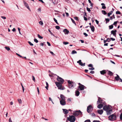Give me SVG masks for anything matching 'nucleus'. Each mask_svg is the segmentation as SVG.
<instances>
[{
	"instance_id": "1",
	"label": "nucleus",
	"mask_w": 122,
	"mask_h": 122,
	"mask_svg": "<svg viewBox=\"0 0 122 122\" xmlns=\"http://www.w3.org/2000/svg\"><path fill=\"white\" fill-rule=\"evenodd\" d=\"M67 82L68 83V87L72 89L74 87V86H76L75 83L70 81V80L67 81Z\"/></svg>"
},
{
	"instance_id": "2",
	"label": "nucleus",
	"mask_w": 122,
	"mask_h": 122,
	"mask_svg": "<svg viewBox=\"0 0 122 122\" xmlns=\"http://www.w3.org/2000/svg\"><path fill=\"white\" fill-rule=\"evenodd\" d=\"M69 117H67V120L71 122H74L76 120V118L73 115L69 116Z\"/></svg>"
},
{
	"instance_id": "3",
	"label": "nucleus",
	"mask_w": 122,
	"mask_h": 122,
	"mask_svg": "<svg viewBox=\"0 0 122 122\" xmlns=\"http://www.w3.org/2000/svg\"><path fill=\"white\" fill-rule=\"evenodd\" d=\"M109 120L111 121H114L116 119V116L114 114L109 116L108 117Z\"/></svg>"
},
{
	"instance_id": "4",
	"label": "nucleus",
	"mask_w": 122,
	"mask_h": 122,
	"mask_svg": "<svg viewBox=\"0 0 122 122\" xmlns=\"http://www.w3.org/2000/svg\"><path fill=\"white\" fill-rule=\"evenodd\" d=\"M55 83L58 89L61 90H63L64 89L63 88H61L62 86V83H59L58 82H56Z\"/></svg>"
},
{
	"instance_id": "5",
	"label": "nucleus",
	"mask_w": 122,
	"mask_h": 122,
	"mask_svg": "<svg viewBox=\"0 0 122 122\" xmlns=\"http://www.w3.org/2000/svg\"><path fill=\"white\" fill-rule=\"evenodd\" d=\"M82 112L79 110L78 111H74L73 113V115L75 116H78L79 115H81L82 114Z\"/></svg>"
},
{
	"instance_id": "6",
	"label": "nucleus",
	"mask_w": 122,
	"mask_h": 122,
	"mask_svg": "<svg viewBox=\"0 0 122 122\" xmlns=\"http://www.w3.org/2000/svg\"><path fill=\"white\" fill-rule=\"evenodd\" d=\"M57 76V79L58 81V82L61 83L63 84L64 83V79L58 76Z\"/></svg>"
},
{
	"instance_id": "7",
	"label": "nucleus",
	"mask_w": 122,
	"mask_h": 122,
	"mask_svg": "<svg viewBox=\"0 0 122 122\" xmlns=\"http://www.w3.org/2000/svg\"><path fill=\"white\" fill-rule=\"evenodd\" d=\"M93 110V108L91 105H90L87 107V111L88 113L91 112Z\"/></svg>"
},
{
	"instance_id": "8",
	"label": "nucleus",
	"mask_w": 122,
	"mask_h": 122,
	"mask_svg": "<svg viewBox=\"0 0 122 122\" xmlns=\"http://www.w3.org/2000/svg\"><path fill=\"white\" fill-rule=\"evenodd\" d=\"M78 88L80 89V90L81 91L83 90L84 88H86V87L82 84H81V85L79 86Z\"/></svg>"
},
{
	"instance_id": "9",
	"label": "nucleus",
	"mask_w": 122,
	"mask_h": 122,
	"mask_svg": "<svg viewBox=\"0 0 122 122\" xmlns=\"http://www.w3.org/2000/svg\"><path fill=\"white\" fill-rule=\"evenodd\" d=\"M24 4L25 6L30 11H31V10L29 8L28 4L25 1H23Z\"/></svg>"
},
{
	"instance_id": "10",
	"label": "nucleus",
	"mask_w": 122,
	"mask_h": 122,
	"mask_svg": "<svg viewBox=\"0 0 122 122\" xmlns=\"http://www.w3.org/2000/svg\"><path fill=\"white\" fill-rule=\"evenodd\" d=\"M110 108L109 106H105L103 107V109L104 110L106 111L110 109Z\"/></svg>"
},
{
	"instance_id": "11",
	"label": "nucleus",
	"mask_w": 122,
	"mask_h": 122,
	"mask_svg": "<svg viewBox=\"0 0 122 122\" xmlns=\"http://www.w3.org/2000/svg\"><path fill=\"white\" fill-rule=\"evenodd\" d=\"M77 63H79V65L81 66H85V63H82L81 60H79V61H77Z\"/></svg>"
},
{
	"instance_id": "12",
	"label": "nucleus",
	"mask_w": 122,
	"mask_h": 122,
	"mask_svg": "<svg viewBox=\"0 0 122 122\" xmlns=\"http://www.w3.org/2000/svg\"><path fill=\"white\" fill-rule=\"evenodd\" d=\"M65 100H63L60 101V103L62 105L64 106L66 104V103Z\"/></svg>"
},
{
	"instance_id": "13",
	"label": "nucleus",
	"mask_w": 122,
	"mask_h": 122,
	"mask_svg": "<svg viewBox=\"0 0 122 122\" xmlns=\"http://www.w3.org/2000/svg\"><path fill=\"white\" fill-rule=\"evenodd\" d=\"M106 112L107 115H109L112 113V109H110L107 111Z\"/></svg>"
},
{
	"instance_id": "14",
	"label": "nucleus",
	"mask_w": 122,
	"mask_h": 122,
	"mask_svg": "<svg viewBox=\"0 0 122 122\" xmlns=\"http://www.w3.org/2000/svg\"><path fill=\"white\" fill-rule=\"evenodd\" d=\"M63 112L65 114H67L68 113V111L66 109H62Z\"/></svg>"
},
{
	"instance_id": "15",
	"label": "nucleus",
	"mask_w": 122,
	"mask_h": 122,
	"mask_svg": "<svg viewBox=\"0 0 122 122\" xmlns=\"http://www.w3.org/2000/svg\"><path fill=\"white\" fill-rule=\"evenodd\" d=\"M117 31L116 30H115V31L112 30L111 31V34H112L113 36H116V32Z\"/></svg>"
},
{
	"instance_id": "16",
	"label": "nucleus",
	"mask_w": 122,
	"mask_h": 122,
	"mask_svg": "<svg viewBox=\"0 0 122 122\" xmlns=\"http://www.w3.org/2000/svg\"><path fill=\"white\" fill-rule=\"evenodd\" d=\"M65 34L67 35L69 33V31L67 29H64L63 30Z\"/></svg>"
},
{
	"instance_id": "17",
	"label": "nucleus",
	"mask_w": 122,
	"mask_h": 122,
	"mask_svg": "<svg viewBox=\"0 0 122 122\" xmlns=\"http://www.w3.org/2000/svg\"><path fill=\"white\" fill-rule=\"evenodd\" d=\"M103 112V111L102 109L99 110H97L98 113L100 114H102Z\"/></svg>"
},
{
	"instance_id": "18",
	"label": "nucleus",
	"mask_w": 122,
	"mask_h": 122,
	"mask_svg": "<svg viewBox=\"0 0 122 122\" xmlns=\"http://www.w3.org/2000/svg\"><path fill=\"white\" fill-rule=\"evenodd\" d=\"M117 76L115 77V79L117 81H118L119 80L120 78L119 76L117 74H116Z\"/></svg>"
},
{
	"instance_id": "19",
	"label": "nucleus",
	"mask_w": 122,
	"mask_h": 122,
	"mask_svg": "<svg viewBox=\"0 0 122 122\" xmlns=\"http://www.w3.org/2000/svg\"><path fill=\"white\" fill-rule=\"evenodd\" d=\"M60 97L61 99V100H65V98L64 96L63 95L61 94L60 95Z\"/></svg>"
},
{
	"instance_id": "20",
	"label": "nucleus",
	"mask_w": 122,
	"mask_h": 122,
	"mask_svg": "<svg viewBox=\"0 0 122 122\" xmlns=\"http://www.w3.org/2000/svg\"><path fill=\"white\" fill-rule=\"evenodd\" d=\"M90 27L91 28L92 31V32H94L95 30V28L94 26L92 25L90 26Z\"/></svg>"
},
{
	"instance_id": "21",
	"label": "nucleus",
	"mask_w": 122,
	"mask_h": 122,
	"mask_svg": "<svg viewBox=\"0 0 122 122\" xmlns=\"http://www.w3.org/2000/svg\"><path fill=\"white\" fill-rule=\"evenodd\" d=\"M75 94L76 96H78L80 94V92L78 91H76L75 92Z\"/></svg>"
},
{
	"instance_id": "22",
	"label": "nucleus",
	"mask_w": 122,
	"mask_h": 122,
	"mask_svg": "<svg viewBox=\"0 0 122 122\" xmlns=\"http://www.w3.org/2000/svg\"><path fill=\"white\" fill-rule=\"evenodd\" d=\"M111 40L109 38H107V39L106 40H104V43H106L107 41L109 42L111 41Z\"/></svg>"
},
{
	"instance_id": "23",
	"label": "nucleus",
	"mask_w": 122,
	"mask_h": 122,
	"mask_svg": "<svg viewBox=\"0 0 122 122\" xmlns=\"http://www.w3.org/2000/svg\"><path fill=\"white\" fill-rule=\"evenodd\" d=\"M103 106V105L101 104L98 105L97 106V107L99 109H101L102 107Z\"/></svg>"
},
{
	"instance_id": "24",
	"label": "nucleus",
	"mask_w": 122,
	"mask_h": 122,
	"mask_svg": "<svg viewBox=\"0 0 122 122\" xmlns=\"http://www.w3.org/2000/svg\"><path fill=\"white\" fill-rule=\"evenodd\" d=\"M101 5H102V8L103 9H105L106 8V7L105 6V4L103 3L101 4Z\"/></svg>"
},
{
	"instance_id": "25",
	"label": "nucleus",
	"mask_w": 122,
	"mask_h": 122,
	"mask_svg": "<svg viewBox=\"0 0 122 122\" xmlns=\"http://www.w3.org/2000/svg\"><path fill=\"white\" fill-rule=\"evenodd\" d=\"M101 74L102 75H104L106 73V70H103L100 71Z\"/></svg>"
},
{
	"instance_id": "26",
	"label": "nucleus",
	"mask_w": 122,
	"mask_h": 122,
	"mask_svg": "<svg viewBox=\"0 0 122 122\" xmlns=\"http://www.w3.org/2000/svg\"><path fill=\"white\" fill-rule=\"evenodd\" d=\"M88 2L90 4V6L92 7L91 8V9H92V7H93V4L91 2V0H88Z\"/></svg>"
},
{
	"instance_id": "27",
	"label": "nucleus",
	"mask_w": 122,
	"mask_h": 122,
	"mask_svg": "<svg viewBox=\"0 0 122 122\" xmlns=\"http://www.w3.org/2000/svg\"><path fill=\"white\" fill-rule=\"evenodd\" d=\"M108 74L110 76H112L113 74V73L111 71H108Z\"/></svg>"
},
{
	"instance_id": "28",
	"label": "nucleus",
	"mask_w": 122,
	"mask_h": 122,
	"mask_svg": "<svg viewBox=\"0 0 122 122\" xmlns=\"http://www.w3.org/2000/svg\"><path fill=\"white\" fill-rule=\"evenodd\" d=\"M101 98L100 97H99L98 101L97 102V103L98 104V103H102V101H100V99Z\"/></svg>"
},
{
	"instance_id": "29",
	"label": "nucleus",
	"mask_w": 122,
	"mask_h": 122,
	"mask_svg": "<svg viewBox=\"0 0 122 122\" xmlns=\"http://www.w3.org/2000/svg\"><path fill=\"white\" fill-rule=\"evenodd\" d=\"M105 20L106 21V23L107 24L110 21V19L109 18H106Z\"/></svg>"
},
{
	"instance_id": "30",
	"label": "nucleus",
	"mask_w": 122,
	"mask_h": 122,
	"mask_svg": "<svg viewBox=\"0 0 122 122\" xmlns=\"http://www.w3.org/2000/svg\"><path fill=\"white\" fill-rule=\"evenodd\" d=\"M117 22H118V21L114 22L113 24H112L113 25H115L116 27L117 26L116 25H117Z\"/></svg>"
},
{
	"instance_id": "31",
	"label": "nucleus",
	"mask_w": 122,
	"mask_h": 122,
	"mask_svg": "<svg viewBox=\"0 0 122 122\" xmlns=\"http://www.w3.org/2000/svg\"><path fill=\"white\" fill-rule=\"evenodd\" d=\"M113 25L112 24L111 25H110L109 26V29H112L113 28Z\"/></svg>"
},
{
	"instance_id": "32",
	"label": "nucleus",
	"mask_w": 122,
	"mask_h": 122,
	"mask_svg": "<svg viewBox=\"0 0 122 122\" xmlns=\"http://www.w3.org/2000/svg\"><path fill=\"white\" fill-rule=\"evenodd\" d=\"M76 53L77 52L74 50L72 51L71 53V54H76Z\"/></svg>"
},
{
	"instance_id": "33",
	"label": "nucleus",
	"mask_w": 122,
	"mask_h": 122,
	"mask_svg": "<svg viewBox=\"0 0 122 122\" xmlns=\"http://www.w3.org/2000/svg\"><path fill=\"white\" fill-rule=\"evenodd\" d=\"M71 20L72 22L74 23V24H75L76 25V24L74 20H73V19L72 18H71Z\"/></svg>"
},
{
	"instance_id": "34",
	"label": "nucleus",
	"mask_w": 122,
	"mask_h": 122,
	"mask_svg": "<svg viewBox=\"0 0 122 122\" xmlns=\"http://www.w3.org/2000/svg\"><path fill=\"white\" fill-rule=\"evenodd\" d=\"M91 116L93 117H96V115L95 114L93 113H91Z\"/></svg>"
},
{
	"instance_id": "35",
	"label": "nucleus",
	"mask_w": 122,
	"mask_h": 122,
	"mask_svg": "<svg viewBox=\"0 0 122 122\" xmlns=\"http://www.w3.org/2000/svg\"><path fill=\"white\" fill-rule=\"evenodd\" d=\"M102 13L104 15H106L107 14V13L104 10L102 11Z\"/></svg>"
},
{
	"instance_id": "36",
	"label": "nucleus",
	"mask_w": 122,
	"mask_h": 122,
	"mask_svg": "<svg viewBox=\"0 0 122 122\" xmlns=\"http://www.w3.org/2000/svg\"><path fill=\"white\" fill-rule=\"evenodd\" d=\"M37 36L40 39H42L43 38V37L40 35L39 34L37 35Z\"/></svg>"
},
{
	"instance_id": "37",
	"label": "nucleus",
	"mask_w": 122,
	"mask_h": 122,
	"mask_svg": "<svg viewBox=\"0 0 122 122\" xmlns=\"http://www.w3.org/2000/svg\"><path fill=\"white\" fill-rule=\"evenodd\" d=\"M53 20L58 25H59V23H58L57 21V20L55 18H53Z\"/></svg>"
},
{
	"instance_id": "38",
	"label": "nucleus",
	"mask_w": 122,
	"mask_h": 122,
	"mask_svg": "<svg viewBox=\"0 0 122 122\" xmlns=\"http://www.w3.org/2000/svg\"><path fill=\"white\" fill-rule=\"evenodd\" d=\"M5 48L8 51H9L10 50V48L9 47L6 46Z\"/></svg>"
},
{
	"instance_id": "39",
	"label": "nucleus",
	"mask_w": 122,
	"mask_h": 122,
	"mask_svg": "<svg viewBox=\"0 0 122 122\" xmlns=\"http://www.w3.org/2000/svg\"><path fill=\"white\" fill-rule=\"evenodd\" d=\"M48 31L50 33L51 35H52L54 36V35L52 33L51 31L49 29H48Z\"/></svg>"
},
{
	"instance_id": "40",
	"label": "nucleus",
	"mask_w": 122,
	"mask_h": 122,
	"mask_svg": "<svg viewBox=\"0 0 122 122\" xmlns=\"http://www.w3.org/2000/svg\"><path fill=\"white\" fill-rule=\"evenodd\" d=\"M29 44L31 46H33V44L32 43L30 42V41H28V42Z\"/></svg>"
},
{
	"instance_id": "41",
	"label": "nucleus",
	"mask_w": 122,
	"mask_h": 122,
	"mask_svg": "<svg viewBox=\"0 0 122 122\" xmlns=\"http://www.w3.org/2000/svg\"><path fill=\"white\" fill-rule=\"evenodd\" d=\"M116 13L117 14H121V12L119 11H116Z\"/></svg>"
},
{
	"instance_id": "42",
	"label": "nucleus",
	"mask_w": 122,
	"mask_h": 122,
	"mask_svg": "<svg viewBox=\"0 0 122 122\" xmlns=\"http://www.w3.org/2000/svg\"><path fill=\"white\" fill-rule=\"evenodd\" d=\"M34 41L36 43H38V41L36 39V38L34 39Z\"/></svg>"
},
{
	"instance_id": "43",
	"label": "nucleus",
	"mask_w": 122,
	"mask_h": 122,
	"mask_svg": "<svg viewBox=\"0 0 122 122\" xmlns=\"http://www.w3.org/2000/svg\"><path fill=\"white\" fill-rule=\"evenodd\" d=\"M18 101L19 103H21L22 101H21V99H18Z\"/></svg>"
},
{
	"instance_id": "44",
	"label": "nucleus",
	"mask_w": 122,
	"mask_h": 122,
	"mask_svg": "<svg viewBox=\"0 0 122 122\" xmlns=\"http://www.w3.org/2000/svg\"><path fill=\"white\" fill-rule=\"evenodd\" d=\"M56 28L57 29L59 30L60 29V27L59 26H55Z\"/></svg>"
},
{
	"instance_id": "45",
	"label": "nucleus",
	"mask_w": 122,
	"mask_h": 122,
	"mask_svg": "<svg viewBox=\"0 0 122 122\" xmlns=\"http://www.w3.org/2000/svg\"><path fill=\"white\" fill-rule=\"evenodd\" d=\"M63 43L64 44L66 45L68 44H69V43L68 42H63Z\"/></svg>"
},
{
	"instance_id": "46",
	"label": "nucleus",
	"mask_w": 122,
	"mask_h": 122,
	"mask_svg": "<svg viewBox=\"0 0 122 122\" xmlns=\"http://www.w3.org/2000/svg\"><path fill=\"white\" fill-rule=\"evenodd\" d=\"M86 9L87 11L89 12H90L91 11V10L90 9V8H89L87 7H86Z\"/></svg>"
},
{
	"instance_id": "47",
	"label": "nucleus",
	"mask_w": 122,
	"mask_h": 122,
	"mask_svg": "<svg viewBox=\"0 0 122 122\" xmlns=\"http://www.w3.org/2000/svg\"><path fill=\"white\" fill-rule=\"evenodd\" d=\"M74 19L76 20L77 21H78L79 20V19H78V18L77 17H74Z\"/></svg>"
},
{
	"instance_id": "48",
	"label": "nucleus",
	"mask_w": 122,
	"mask_h": 122,
	"mask_svg": "<svg viewBox=\"0 0 122 122\" xmlns=\"http://www.w3.org/2000/svg\"><path fill=\"white\" fill-rule=\"evenodd\" d=\"M89 70H93L94 69V67H91L89 68Z\"/></svg>"
},
{
	"instance_id": "49",
	"label": "nucleus",
	"mask_w": 122,
	"mask_h": 122,
	"mask_svg": "<svg viewBox=\"0 0 122 122\" xmlns=\"http://www.w3.org/2000/svg\"><path fill=\"white\" fill-rule=\"evenodd\" d=\"M120 119L121 120H122V113H121L120 115Z\"/></svg>"
},
{
	"instance_id": "50",
	"label": "nucleus",
	"mask_w": 122,
	"mask_h": 122,
	"mask_svg": "<svg viewBox=\"0 0 122 122\" xmlns=\"http://www.w3.org/2000/svg\"><path fill=\"white\" fill-rule=\"evenodd\" d=\"M84 20L86 21H87V18L85 17V16H84Z\"/></svg>"
},
{
	"instance_id": "51",
	"label": "nucleus",
	"mask_w": 122,
	"mask_h": 122,
	"mask_svg": "<svg viewBox=\"0 0 122 122\" xmlns=\"http://www.w3.org/2000/svg\"><path fill=\"white\" fill-rule=\"evenodd\" d=\"M84 35L86 37H87L88 36V35L86 33L84 32L83 33Z\"/></svg>"
},
{
	"instance_id": "52",
	"label": "nucleus",
	"mask_w": 122,
	"mask_h": 122,
	"mask_svg": "<svg viewBox=\"0 0 122 122\" xmlns=\"http://www.w3.org/2000/svg\"><path fill=\"white\" fill-rule=\"evenodd\" d=\"M89 67H92L93 66V65L92 64H90L88 65Z\"/></svg>"
},
{
	"instance_id": "53",
	"label": "nucleus",
	"mask_w": 122,
	"mask_h": 122,
	"mask_svg": "<svg viewBox=\"0 0 122 122\" xmlns=\"http://www.w3.org/2000/svg\"><path fill=\"white\" fill-rule=\"evenodd\" d=\"M1 17L3 19H6V18L4 16H1Z\"/></svg>"
},
{
	"instance_id": "54",
	"label": "nucleus",
	"mask_w": 122,
	"mask_h": 122,
	"mask_svg": "<svg viewBox=\"0 0 122 122\" xmlns=\"http://www.w3.org/2000/svg\"><path fill=\"white\" fill-rule=\"evenodd\" d=\"M39 24H41V25H42L43 24V23L42 22V21H40L39 22Z\"/></svg>"
},
{
	"instance_id": "55",
	"label": "nucleus",
	"mask_w": 122,
	"mask_h": 122,
	"mask_svg": "<svg viewBox=\"0 0 122 122\" xmlns=\"http://www.w3.org/2000/svg\"><path fill=\"white\" fill-rule=\"evenodd\" d=\"M84 122H91V121L90 120H88L85 121Z\"/></svg>"
},
{
	"instance_id": "56",
	"label": "nucleus",
	"mask_w": 122,
	"mask_h": 122,
	"mask_svg": "<svg viewBox=\"0 0 122 122\" xmlns=\"http://www.w3.org/2000/svg\"><path fill=\"white\" fill-rule=\"evenodd\" d=\"M47 44L49 46H51V44L49 42H48L47 41Z\"/></svg>"
},
{
	"instance_id": "57",
	"label": "nucleus",
	"mask_w": 122,
	"mask_h": 122,
	"mask_svg": "<svg viewBox=\"0 0 122 122\" xmlns=\"http://www.w3.org/2000/svg\"><path fill=\"white\" fill-rule=\"evenodd\" d=\"M95 21L96 22V23L97 24H99V21H98L96 19L95 20Z\"/></svg>"
},
{
	"instance_id": "58",
	"label": "nucleus",
	"mask_w": 122,
	"mask_h": 122,
	"mask_svg": "<svg viewBox=\"0 0 122 122\" xmlns=\"http://www.w3.org/2000/svg\"><path fill=\"white\" fill-rule=\"evenodd\" d=\"M32 78H33L32 79H33V80L35 82V78L34 77V76H32Z\"/></svg>"
},
{
	"instance_id": "59",
	"label": "nucleus",
	"mask_w": 122,
	"mask_h": 122,
	"mask_svg": "<svg viewBox=\"0 0 122 122\" xmlns=\"http://www.w3.org/2000/svg\"><path fill=\"white\" fill-rule=\"evenodd\" d=\"M93 122H100L99 121H98L97 120H94L93 121Z\"/></svg>"
},
{
	"instance_id": "60",
	"label": "nucleus",
	"mask_w": 122,
	"mask_h": 122,
	"mask_svg": "<svg viewBox=\"0 0 122 122\" xmlns=\"http://www.w3.org/2000/svg\"><path fill=\"white\" fill-rule=\"evenodd\" d=\"M90 73L92 74H93L95 72L93 71H90Z\"/></svg>"
},
{
	"instance_id": "61",
	"label": "nucleus",
	"mask_w": 122,
	"mask_h": 122,
	"mask_svg": "<svg viewBox=\"0 0 122 122\" xmlns=\"http://www.w3.org/2000/svg\"><path fill=\"white\" fill-rule=\"evenodd\" d=\"M111 13H108V16L109 17L110 16V15H111Z\"/></svg>"
},
{
	"instance_id": "62",
	"label": "nucleus",
	"mask_w": 122,
	"mask_h": 122,
	"mask_svg": "<svg viewBox=\"0 0 122 122\" xmlns=\"http://www.w3.org/2000/svg\"><path fill=\"white\" fill-rule=\"evenodd\" d=\"M110 39V40L111 39L112 40V41H114L115 40V39L113 38H111Z\"/></svg>"
},
{
	"instance_id": "63",
	"label": "nucleus",
	"mask_w": 122,
	"mask_h": 122,
	"mask_svg": "<svg viewBox=\"0 0 122 122\" xmlns=\"http://www.w3.org/2000/svg\"><path fill=\"white\" fill-rule=\"evenodd\" d=\"M50 53L51 54L53 55H55L53 53V52H52V51H50Z\"/></svg>"
},
{
	"instance_id": "64",
	"label": "nucleus",
	"mask_w": 122,
	"mask_h": 122,
	"mask_svg": "<svg viewBox=\"0 0 122 122\" xmlns=\"http://www.w3.org/2000/svg\"><path fill=\"white\" fill-rule=\"evenodd\" d=\"M9 122H12V121L11 120L10 118L9 119Z\"/></svg>"
}]
</instances>
